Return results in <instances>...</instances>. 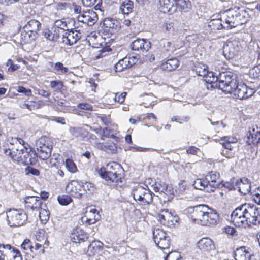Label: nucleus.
Returning <instances> with one entry per match:
<instances>
[{"instance_id": "obj_1", "label": "nucleus", "mask_w": 260, "mask_h": 260, "mask_svg": "<svg viewBox=\"0 0 260 260\" xmlns=\"http://www.w3.org/2000/svg\"><path fill=\"white\" fill-rule=\"evenodd\" d=\"M231 221L239 227L260 225V209L254 205L243 204L233 211Z\"/></svg>"}, {"instance_id": "obj_2", "label": "nucleus", "mask_w": 260, "mask_h": 260, "mask_svg": "<svg viewBox=\"0 0 260 260\" xmlns=\"http://www.w3.org/2000/svg\"><path fill=\"white\" fill-rule=\"evenodd\" d=\"M13 141L15 142L16 145L11 144L8 149L4 150L6 155L17 164L36 165L38 161L36 153L32 150L28 151L24 146V141L22 139L16 138Z\"/></svg>"}, {"instance_id": "obj_3", "label": "nucleus", "mask_w": 260, "mask_h": 260, "mask_svg": "<svg viewBox=\"0 0 260 260\" xmlns=\"http://www.w3.org/2000/svg\"><path fill=\"white\" fill-rule=\"evenodd\" d=\"M187 210L190 218L201 225L214 226L219 221V216L217 213L205 205L190 207Z\"/></svg>"}, {"instance_id": "obj_4", "label": "nucleus", "mask_w": 260, "mask_h": 260, "mask_svg": "<svg viewBox=\"0 0 260 260\" xmlns=\"http://www.w3.org/2000/svg\"><path fill=\"white\" fill-rule=\"evenodd\" d=\"M146 187L141 185L134 187L132 190V195L138 205L145 206L153 202V192L146 185Z\"/></svg>"}, {"instance_id": "obj_5", "label": "nucleus", "mask_w": 260, "mask_h": 260, "mask_svg": "<svg viewBox=\"0 0 260 260\" xmlns=\"http://www.w3.org/2000/svg\"><path fill=\"white\" fill-rule=\"evenodd\" d=\"M215 86L222 91L230 93L233 88L236 86V80L234 74L231 72H225L220 73L216 78Z\"/></svg>"}, {"instance_id": "obj_6", "label": "nucleus", "mask_w": 260, "mask_h": 260, "mask_svg": "<svg viewBox=\"0 0 260 260\" xmlns=\"http://www.w3.org/2000/svg\"><path fill=\"white\" fill-rule=\"evenodd\" d=\"M51 141L46 136H43L39 138L36 142L37 152V156L42 159H46L51 155L52 148Z\"/></svg>"}, {"instance_id": "obj_7", "label": "nucleus", "mask_w": 260, "mask_h": 260, "mask_svg": "<svg viewBox=\"0 0 260 260\" xmlns=\"http://www.w3.org/2000/svg\"><path fill=\"white\" fill-rule=\"evenodd\" d=\"M41 27V23L38 20L32 19L24 26V31L21 32L22 38L25 42L35 40Z\"/></svg>"}, {"instance_id": "obj_8", "label": "nucleus", "mask_w": 260, "mask_h": 260, "mask_svg": "<svg viewBox=\"0 0 260 260\" xmlns=\"http://www.w3.org/2000/svg\"><path fill=\"white\" fill-rule=\"evenodd\" d=\"M8 224L10 226L23 225L27 220V216L22 210H10L7 212Z\"/></svg>"}, {"instance_id": "obj_9", "label": "nucleus", "mask_w": 260, "mask_h": 260, "mask_svg": "<svg viewBox=\"0 0 260 260\" xmlns=\"http://www.w3.org/2000/svg\"><path fill=\"white\" fill-rule=\"evenodd\" d=\"M0 260H22L20 252L9 244H0Z\"/></svg>"}, {"instance_id": "obj_10", "label": "nucleus", "mask_w": 260, "mask_h": 260, "mask_svg": "<svg viewBox=\"0 0 260 260\" xmlns=\"http://www.w3.org/2000/svg\"><path fill=\"white\" fill-rule=\"evenodd\" d=\"M153 236L154 241L158 247L161 249L169 248L170 244V238L164 230L159 228L154 229Z\"/></svg>"}, {"instance_id": "obj_11", "label": "nucleus", "mask_w": 260, "mask_h": 260, "mask_svg": "<svg viewBox=\"0 0 260 260\" xmlns=\"http://www.w3.org/2000/svg\"><path fill=\"white\" fill-rule=\"evenodd\" d=\"M75 20L74 18H69L68 21H66V40L69 45L76 43L80 39L79 33L75 30Z\"/></svg>"}, {"instance_id": "obj_12", "label": "nucleus", "mask_w": 260, "mask_h": 260, "mask_svg": "<svg viewBox=\"0 0 260 260\" xmlns=\"http://www.w3.org/2000/svg\"><path fill=\"white\" fill-rule=\"evenodd\" d=\"M221 20L224 23L225 28L231 29L240 25L241 21L237 17V13L234 10H228L221 16Z\"/></svg>"}, {"instance_id": "obj_13", "label": "nucleus", "mask_w": 260, "mask_h": 260, "mask_svg": "<svg viewBox=\"0 0 260 260\" xmlns=\"http://www.w3.org/2000/svg\"><path fill=\"white\" fill-rule=\"evenodd\" d=\"M241 48L240 42L237 40L228 41L223 48V53L228 59L233 58Z\"/></svg>"}, {"instance_id": "obj_14", "label": "nucleus", "mask_w": 260, "mask_h": 260, "mask_svg": "<svg viewBox=\"0 0 260 260\" xmlns=\"http://www.w3.org/2000/svg\"><path fill=\"white\" fill-rule=\"evenodd\" d=\"M254 92L252 88H248L245 84L236 83V86L229 93H232L236 98L241 100L251 96Z\"/></svg>"}, {"instance_id": "obj_15", "label": "nucleus", "mask_w": 260, "mask_h": 260, "mask_svg": "<svg viewBox=\"0 0 260 260\" xmlns=\"http://www.w3.org/2000/svg\"><path fill=\"white\" fill-rule=\"evenodd\" d=\"M79 21L87 24L88 25L92 26L98 20L96 13L93 10H88L83 11L78 15Z\"/></svg>"}, {"instance_id": "obj_16", "label": "nucleus", "mask_w": 260, "mask_h": 260, "mask_svg": "<svg viewBox=\"0 0 260 260\" xmlns=\"http://www.w3.org/2000/svg\"><path fill=\"white\" fill-rule=\"evenodd\" d=\"M244 139L248 145L257 144L260 141V127L257 125H252L249 128Z\"/></svg>"}, {"instance_id": "obj_17", "label": "nucleus", "mask_w": 260, "mask_h": 260, "mask_svg": "<svg viewBox=\"0 0 260 260\" xmlns=\"http://www.w3.org/2000/svg\"><path fill=\"white\" fill-rule=\"evenodd\" d=\"M100 218V214L95 208L89 207L86 209L84 216L82 217V220L90 225L95 223Z\"/></svg>"}, {"instance_id": "obj_18", "label": "nucleus", "mask_w": 260, "mask_h": 260, "mask_svg": "<svg viewBox=\"0 0 260 260\" xmlns=\"http://www.w3.org/2000/svg\"><path fill=\"white\" fill-rule=\"evenodd\" d=\"M99 174L100 176L104 179L109 183L115 182L118 183L121 182V179L123 177V174H116L115 172H108L106 171L105 168H102L99 171Z\"/></svg>"}, {"instance_id": "obj_19", "label": "nucleus", "mask_w": 260, "mask_h": 260, "mask_svg": "<svg viewBox=\"0 0 260 260\" xmlns=\"http://www.w3.org/2000/svg\"><path fill=\"white\" fill-rule=\"evenodd\" d=\"M137 60V59L135 56H125L115 64L116 72H121L124 69L131 67L136 63Z\"/></svg>"}, {"instance_id": "obj_20", "label": "nucleus", "mask_w": 260, "mask_h": 260, "mask_svg": "<svg viewBox=\"0 0 260 260\" xmlns=\"http://www.w3.org/2000/svg\"><path fill=\"white\" fill-rule=\"evenodd\" d=\"M131 47L133 50L146 52L150 48V42L144 39H137L132 42Z\"/></svg>"}, {"instance_id": "obj_21", "label": "nucleus", "mask_w": 260, "mask_h": 260, "mask_svg": "<svg viewBox=\"0 0 260 260\" xmlns=\"http://www.w3.org/2000/svg\"><path fill=\"white\" fill-rule=\"evenodd\" d=\"M24 201L26 207L32 210L38 211L42 206H43L44 207H46V204H44L43 205V202L41 200L37 197L28 196L25 198Z\"/></svg>"}, {"instance_id": "obj_22", "label": "nucleus", "mask_w": 260, "mask_h": 260, "mask_svg": "<svg viewBox=\"0 0 260 260\" xmlns=\"http://www.w3.org/2000/svg\"><path fill=\"white\" fill-rule=\"evenodd\" d=\"M206 180L208 182V185L211 187L210 189H215L216 188L222 187L225 184H222V182L220 181L219 174L214 172H210L206 176Z\"/></svg>"}, {"instance_id": "obj_23", "label": "nucleus", "mask_w": 260, "mask_h": 260, "mask_svg": "<svg viewBox=\"0 0 260 260\" xmlns=\"http://www.w3.org/2000/svg\"><path fill=\"white\" fill-rule=\"evenodd\" d=\"M159 5L161 11L164 13H173L177 9L176 0H159Z\"/></svg>"}, {"instance_id": "obj_24", "label": "nucleus", "mask_w": 260, "mask_h": 260, "mask_svg": "<svg viewBox=\"0 0 260 260\" xmlns=\"http://www.w3.org/2000/svg\"><path fill=\"white\" fill-rule=\"evenodd\" d=\"M198 247L204 253H209L215 249V245L211 239L204 238L200 240L197 243Z\"/></svg>"}, {"instance_id": "obj_25", "label": "nucleus", "mask_w": 260, "mask_h": 260, "mask_svg": "<svg viewBox=\"0 0 260 260\" xmlns=\"http://www.w3.org/2000/svg\"><path fill=\"white\" fill-rule=\"evenodd\" d=\"M71 240L74 243H80L85 241L87 237L84 232L79 227H76L71 232Z\"/></svg>"}, {"instance_id": "obj_26", "label": "nucleus", "mask_w": 260, "mask_h": 260, "mask_svg": "<svg viewBox=\"0 0 260 260\" xmlns=\"http://www.w3.org/2000/svg\"><path fill=\"white\" fill-rule=\"evenodd\" d=\"M235 186L236 189H238V191L243 194H246L251 190L250 181L246 178L240 179V180H237L235 182Z\"/></svg>"}, {"instance_id": "obj_27", "label": "nucleus", "mask_w": 260, "mask_h": 260, "mask_svg": "<svg viewBox=\"0 0 260 260\" xmlns=\"http://www.w3.org/2000/svg\"><path fill=\"white\" fill-rule=\"evenodd\" d=\"M234 255L236 260H250L251 256L249 248L244 246L237 248Z\"/></svg>"}, {"instance_id": "obj_28", "label": "nucleus", "mask_w": 260, "mask_h": 260, "mask_svg": "<svg viewBox=\"0 0 260 260\" xmlns=\"http://www.w3.org/2000/svg\"><path fill=\"white\" fill-rule=\"evenodd\" d=\"M81 13V7L77 5L75 2L68 0L66 2V14L75 18L74 16Z\"/></svg>"}, {"instance_id": "obj_29", "label": "nucleus", "mask_w": 260, "mask_h": 260, "mask_svg": "<svg viewBox=\"0 0 260 260\" xmlns=\"http://www.w3.org/2000/svg\"><path fill=\"white\" fill-rule=\"evenodd\" d=\"M193 185L196 189L203 190L206 188V191L207 192H213L214 191V189H209L210 187L208 185V182L206 180V179L198 178L196 179L193 182Z\"/></svg>"}, {"instance_id": "obj_30", "label": "nucleus", "mask_w": 260, "mask_h": 260, "mask_svg": "<svg viewBox=\"0 0 260 260\" xmlns=\"http://www.w3.org/2000/svg\"><path fill=\"white\" fill-rule=\"evenodd\" d=\"M179 66V61L176 58L168 59L161 64V68L167 71H171L176 69Z\"/></svg>"}, {"instance_id": "obj_31", "label": "nucleus", "mask_w": 260, "mask_h": 260, "mask_svg": "<svg viewBox=\"0 0 260 260\" xmlns=\"http://www.w3.org/2000/svg\"><path fill=\"white\" fill-rule=\"evenodd\" d=\"M106 171L115 172L116 174H123V169L120 164L116 162H112L107 164L105 168Z\"/></svg>"}, {"instance_id": "obj_32", "label": "nucleus", "mask_w": 260, "mask_h": 260, "mask_svg": "<svg viewBox=\"0 0 260 260\" xmlns=\"http://www.w3.org/2000/svg\"><path fill=\"white\" fill-rule=\"evenodd\" d=\"M133 8L134 3L131 0H124L120 6V11L124 14H128L132 12Z\"/></svg>"}, {"instance_id": "obj_33", "label": "nucleus", "mask_w": 260, "mask_h": 260, "mask_svg": "<svg viewBox=\"0 0 260 260\" xmlns=\"http://www.w3.org/2000/svg\"><path fill=\"white\" fill-rule=\"evenodd\" d=\"M172 215L168 212L167 209L162 210L158 215V219L160 223L164 225H167L169 221L171 220Z\"/></svg>"}, {"instance_id": "obj_34", "label": "nucleus", "mask_w": 260, "mask_h": 260, "mask_svg": "<svg viewBox=\"0 0 260 260\" xmlns=\"http://www.w3.org/2000/svg\"><path fill=\"white\" fill-rule=\"evenodd\" d=\"M209 26L214 30H220L225 28L224 22L220 19H212L209 23Z\"/></svg>"}, {"instance_id": "obj_35", "label": "nucleus", "mask_w": 260, "mask_h": 260, "mask_svg": "<svg viewBox=\"0 0 260 260\" xmlns=\"http://www.w3.org/2000/svg\"><path fill=\"white\" fill-rule=\"evenodd\" d=\"M103 244L100 241H93L88 246V252L94 254L103 248Z\"/></svg>"}, {"instance_id": "obj_36", "label": "nucleus", "mask_w": 260, "mask_h": 260, "mask_svg": "<svg viewBox=\"0 0 260 260\" xmlns=\"http://www.w3.org/2000/svg\"><path fill=\"white\" fill-rule=\"evenodd\" d=\"M83 129L79 127H70L69 131L68 138L72 140L74 138L78 137L82 134Z\"/></svg>"}, {"instance_id": "obj_37", "label": "nucleus", "mask_w": 260, "mask_h": 260, "mask_svg": "<svg viewBox=\"0 0 260 260\" xmlns=\"http://www.w3.org/2000/svg\"><path fill=\"white\" fill-rule=\"evenodd\" d=\"M21 248L23 250L24 252L28 254L30 252H34V246L30 240L25 239L24 240L21 245Z\"/></svg>"}, {"instance_id": "obj_38", "label": "nucleus", "mask_w": 260, "mask_h": 260, "mask_svg": "<svg viewBox=\"0 0 260 260\" xmlns=\"http://www.w3.org/2000/svg\"><path fill=\"white\" fill-rule=\"evenodd\" d=\"M195 71L198 75L205 77L208 73V67L204 64L199 63L195 67Z\"/></svg>"}, {"instance_id": "obj_39", "label": "nucleus", "mask_w": 260, "mask_h": 260, "mask_svg": "<svg viewBox=\"0 0 260 260\" xmlns=\"http://www.w3.org/2000/svg\"><path fill=\"white\" fill-rule=\"evenodd\" d=\"M39 213V218L42 223H46L49 218L50 212L48 210L41 207Z\"/></svg>"}, {"instance_id": "obj_40", "label": "nucleus", "mask_w": 260, "mask_h": 260, "mask_svg": "<svg viewBox=\"0 0 260 260\" xmlns=\"http://www.w3.org/2000/svg\"><path fill=\"white\" fill-rule=\"evenodd\" d=\"M43 33L44 37L49 41H56L59 38V36L58 35L52 33L50 30L48 29H45Z\"/></svg>"}, {"instance_id": "obj_41", "label": "nucleus", "mask_w": 260, "mask_h": 260, "mask_svg": "<svg viewBox=\"0 0 260 260\" xmlns=\"http://www.w3.org/2000/svg\"><path fill=\"white\" fill-rule=\"evenodd\" d=\"M66 168L72 173H75L78 171L76 164L72 159H66Z\"/></svg>"}, {"instance_id": "obj_42", "label": "nucleus", "mask_w": 260, "mask_h": 260, "mask_svg": "<svg viewBox=\"0 0 260 260\" xmlns=\"http://www.w3.org/2000/svg\"><path fill=\"white\" fill-rule=\"evenodd\" d=\"M237 17L241 21L240 25L245 23L248 20L249 16L246 10H242L237 13Z\"/></svg>"}, {"instance_id": "obj_43", "label": "nucleus", "mask_w": 260, "mask_h": 260, "mask_svg": "<svg viewBox=\"0 0 260 260\" xmlns=\"http://www.w3.org/2000/svg\"><path fill=\"white\" fill-rule=\"evenodd\" d=\"M187 187L186 183L184 181H181L177 186H175V191L178 194L183 193Z\"/></svg>"}, {"instance_id": "obj_44", "label": "nucleus", "mask_w": 260, "mask_h": 260, "mask_svg": "<svg viewBox=\"0 0 260 260\" xmlns=\"http://www.w3.org/2000/svg\"><path fill=\"white\" fill-rule=\"evenodd\" d=\"M154 97L152 95H147L144 97L143 104L145 107L154 105Z\"/></svg>"}, {"instance_id": "obj_45", "label": "nucleus", "mask_w": 260, "mask_h": 260, "mask_svg": "<svg viewBox=\"0 0 260 260\" xmlns=\"http://www.w3.org/2000/svg\"><path fill=\"white\" fill-rule=\"evenodd\" d=\"M249 74L253 78H260V64L251 69Z\"/></svg>"}, {"instance_id": "obj_46", "label": "nucleus", "mask_w": 260, "mask_h": 260, "mask_svg": "<svg viewBox=\"0 0 260 260\" xmlns=\"http://www.w3.org/2000/svg\"><path fill=\"white\" fill-rule=\"evenodd\" d=\"M165 260H182V257L178 252H169L166 256Z\"/></svg>"}, {"instance_id": "obj_47", "label": "nucleus", "mask_w": 260, "mask_h": 260, "mask_svg": "<svg viewBox=\"0 0 260 260\" xmlns=\"http://www.w3.org/2000/svg\"><path fill=\"white\" fill-rule=\"evenodd\" d=\"M204 77L206 78L205 80L206 82H209V83H214L215 84H216V78L217 77H215L213 72H209L208 70V73H207V75L205 77Z\"/></svg>"}, {"instance_id": "obj_48", "label": "nucleus", "mask_w": 260, "mask_h": 260, "mask_svg": "<svg viewBox=\"0 0 260 260\" xmlns=\"http://www.w3.org/2000/svg\"><path fill=\"white\" fill-rule=\"evenodd\" d=\"M25 172L26 175L31 174L34 176H39L40 175V171L34 168L28 166L25 169Z\"/></svg>"}, {"instance_id": "obj_49", "label": "nucleus", "mask_w": 260, "mask_h": 260, "mask_svg": "<svg viewBox=\"0 0 260 260\" xmlns=\"http://www.w3.org/2000/svg\"><path fill=\"white\" fill-rule=\"evenodd\" d=\"M50 86L52 88H55L57 91H60L63 86V83L59 81H52L50 83Z\"/></svg>"}, {"instance_id": "obj_50", "label": "nucleus", "mask_w": 260, "mask_h": 260, "mask_svg": "<svg viewBox=\"0 0 260 260\" xmlns=\"http://www.w3.org/2000/svg\"><path fill=\"white\" fill-rule=\"evenodd\" d=\"M100 120L105 125H111L112 122L110 118V115H102L99 117Z\"/></svg>"}, {"instance_id": "obj_51", "label": "nucleus", "mask_w": 260, "mask_h": 260, "mask_svg": "<svg viewBox=\"0 0 260 260\" xmlns=\"http://www.w3.org/2000/svg\"><path fill=\"white\" fill-rule=\"evenodd\" d=\"M162 30L168 34H170L174 30L173 24L172 23H165L162 25Z\"/></svg>"}, {"instance_id": "obj_52", "label": "nucleus", "mask_w": 260, "mask_h": 260, "mask_svg": "<svg viewBox=\"0 0 260 260\" xmlns=\"http://www.w3.org/2000/svg\"><path fill=\"white\" fill-rule=\"evenodd\" d=\"M237 140L236 138L230 137V136H225L221 138L220 139V141L225 142L226 143H235L237 142Z\"/></svg>"}, {"instance_id": "obj_53", "label": "nucleus", "mask_w": 260, "mask_h": 260, "mask_svg": "<svg viewBox=\"0 0 260 260\" xmlns=\"http://www.w3.org/2000/svg\"><path fill=\"white\" fill-rule=\"evenodd\" d=\"M110 96L114 100L115 102L121 103L124 102V99L121 98L120 94H118V93H112L110 95Z\"/></svg>"}, {"instance_id": "obj_54", "label": "nucleus", "mask_w": 260, "mask_h": 260, "mask_svg": "<svg viewBox=\"0 0 260 260\" xmlns=\"http://www.w3.org/2000/svg\"><path fill=\"white\" fill-rule=\"evenodd\" d=\"M18 92L24 93L25 95L29 96L31 95V91L29 89H26L23 87H19Z\"/></svg>"}, {"instance_id": "obj_55", "label": "nucleus", "mask_w": 260, "mask_h": 260, "mask_svg": "<svg viewBox=\"0 0 260 260\" xmlns=\"http://www.w3.org/2000/svg\"><path fill=\"white\" fill-rule=\"evenodd\" d=\"M36 239L38 241H43L45 239V232L43 230L39 231L36 235Z\"/></svg>"}, {"instance_id": "obj_56", "label": "nucleus", "mask_w": 260, "mask_h": 260, "mask_svg": "<svg viewBox=\"0 0 260 260\" xmlns=\"http://www.w3.org/2000/svg\"><path fill=\"white\" fill-rule=\"evenodd\" d=\"M54 70L58 74L63 73L64 70L63 64L59 62H56L54 67Z\"/></svg>"}, {"instance_id": "obj_57", "label": "nucleus", "mask_w": 260, "mask_h": 260, "mask_svg": "<svg viewBox=\"0 0 260 260\" xmlns=\"http://www.w3.org/2000/svg\"><path fill=\"white\" fill-rule=\"evenodd\" d=\"M64 19L57 20L55 23V26L58 28H60L64 30V27H65V21H63Z\"/></svg>"}, {"instance_id": "obj_58", "label": "nucleus", "mask_w": 260, "mask_h": 260, "mask_svg": "<svg viewBox=\"0 0 260 260\" xmlns=\"http://www.w3.org/2000/svg\"><path fill=\"white\" fill-rule=\"evenodd\" d=\"M177 5H180L183 8L185 7L188 8L190 5V3L188 0H178L177 1Z\"/></svg>"}, {"instance_id": "obj_59", "label": "nucleus", "mask_w": 260, "mask_h": 260, "mask_svg": "<svg viewBox=\"0 0 260 260\" xmlns=\"http://www.w3.org/2000/svg\"><path fill=\"white\" fill-rule=\"evenodd\" d=\"M167 186L165 183H163V186H161V184H159V186H157L154 187V190L155 191H160L163 192H165V191L167 190Z\"/></svg>"}, {"instance_id": "obj_60", "label": "nucleus", "mask_w": 260, "mask_h": 260, "mask_svg": "<svg viewBox=\"0 0 260 260\" xmlns=\"http://www.w3.org/2000/svg\"><path fill=\"white\" fill-rule=\"evenodd\" d=\"M84 189L86 191L88 190L90 192L93 190V185L92 183L89 182H86L83 185Z\"/></svg>"}, {"instance_id": "obj_61", "label": "nucleus", "mask_w": 260, "mask_h": 260, "mask_svg": "<svg viewBox=\"0 0 260 260\" xmlns=\"http://www.w3.org/2000/svg\"><path fill=\"white\" fill-rule=\"evenodd\" d=\"M78 107L80 109L85 110H90L92 108V106L86 103H82L78 104Z\"/></svg>"}, {"instance_id": "obj_62", "label": "nucleus", "mask_w": 260, "mask_h": 260, "mask_svg": "<svg viewBox=\"0 0 260 260\" xmlns=\"http://www.w3.org/2000/svg\"><path fill=\"white\" fill-rule=\"evenodd\" d=\"M103 136L107 137H114L113 133H111V129L108 127L103 129Z\"/></svg>"}, {"instance_id": "obj_63", "label": "nucleus", "mask_w": 260, "mask_h": 260, "mask_svg": "<svg viewBox=\"0 0 260 260\" xmlns=\"http://www.w3.org/2000/svg\"><path fill=\"white\" fill-rule=\"evenodd\" d=\"M7 66L10 65V67L8 69H9V70H11V71H14L16 70L18 68V67L17 65L14 64L12 63V61L11 59L8 60V61L7 63Z\"/></svg>"}, {"instance_id": "obj_64", "label": "nucleus", "mask_w": 260, "mask_h": 260, "mask_svg": "<svg viewBox=\"0 0 260 260\" xmlns=\"http://www.w3.org/2000/svg\"><path fill=\"white\" fill-rule=\"evenodd\" d=\"M38 92V93L39 94V95H41L44 97H48L50 95V93L47 92V91L46 90H44L43 89H38L36 90Z\"/></svg>"}]
</instances>
